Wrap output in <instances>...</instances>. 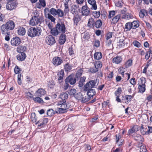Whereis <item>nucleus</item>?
Returning a JSON list of instances; mask_svg holds the SVG:
<instances>
[{"label": "nucleus", "mask_w": 152, "mask_h": 152, "mask_svg": "<svg viewBox=\"0 0 152 152\" xmlns=\"http://www.w3.org/2000/svg\"><path fill=\"white\" fill-rule=\"evenodd\" d=\"M15 24L12 20H9L0 27V32L5 36V39L7 41L10 40V31L13 30L15 27Z\"/></svg>", "instance_id": "obj_1"}, {"label": "nucleus", "mask_w": 152, "mask_h": 152, "mask_svg": "<svg viewBox=\"0 0 152 152\" xmlns=\"http://www.w3.org/2000/svg\"><path fill=\"white\" fill-rule=\"evenodd\" d=\"M66 29L64 23L63 22H60L56 24L54 28L51 30L50 32L53 35L56 36L59 33H64Z\"/></svg>", "instance_id": "obj_2"}, {"label": "nucleus", "mask_w": 152, "mask_h": 152, "mask_svg": "<svg viewBox=\"0 0 152 152\" xmlns=\"http://www.w3.org/2000/svg\"><path fill=\"white\" fill-rule=\"evenodd\" d=\"M42 32L41 29L39 28L31 27L29 28L27 32L28 36L31 38L36 36L39 37Z\"/></svg>", "instance_id": "obj_3"}, {"label": "nucleus", "mask_w": 152, "mask_h": 152, "mask_svg": "<svg viewBox=\"0 0 152 152\" xmlns=\"http://www.w3.org/2000/svg\"><path fill=\"white\" fill-rule=\"evenodd\" d=\"M43 18L39 14H36V15L34 16L29 21V24L32 26H34L37 25H40L41 23L44 21Z\"/></svg>", "instance_id": "obj_4"}, {"label": "nucleus", "mask_w": 152, "mask_h": 152, "mask_svg": "<svg viewBox=\"0 0 152 152\" xmlns=\"http://www.w3.org/2000/svg\"><path fill=\"white\" fill-rule=\"evenodd\" d=\"M99 80L96 79L95 80H91L87 83L84 86V90L85 91H87L88 89L95 87L98 85V83L96 85L97 82H99Z\"/></svg>", "instance_id": "obj_5"}, {"label": "nucleus", "mask_w": 152, "mask_h": 152, "mask_svg": "<svg viewBox=\"0 0 152 152\" xmlns=\"http://www.w3.org/2000/svg\"><path fill=\"white\" fill-rule=\"evenodd\" d=\"M146 83V80L145 78H141L140 79V81H139V86L138 88L139 92L143 93L145 90V84Z\"/></svg>", "instance_id": "obj_6"}, {"label": "nucleus", "mask_w": 152, "mask_h": 152, "mask_svg": "<svg viewBox=\"0 0 152 152\" xmlns=\"http://www.w3.org/2000/svg\"><path fill=\"white\" fill-rule=\"evenodd\" d=\"M58 105H61V108H58V111L60 113H62L65 112L66 110L69 107V105L65 103L62 102L58 103Z\"/></svg>", "instance_id": "obj_7"}, {"label": "nucleus", "mask_w": 152, "mask_h": 152, "mask_svg": "<svg viewBox=\"0 0 152 152\" xmlns=\"http://www.w3.org/2000/svg\"><path fill=\"white\" fill-rule=\"evenodd\" d=\"M81 11L82 16H87L91 14L90 10L87 5L83 6L81 8Z\"/></svg>", "instance_id": "obj_8"}, {"label": "nucleus", "mask_w": 152, "mask_h": 152, "mask_svg": "<svg viewBox=\"0 0 152 152\" xmlns=\"http://www.w3.org/2000/svg\"><path fill=\"white\" fill-rule=\"evenodd\" d=\"M132 137L134 140L139 143L138 145H139L140 144H142L144 139L142 137L140 134L137 133L134 134L133 135Z\"/></svg>", "instance_id": "obj_9"}, {"label": "nucleus", "mask_w": 152, "mask_h": 152, "mask_svg": "<svg viewBox=\"0 0 152 152\" xmlns=\"http://www.w3.org/2000/svg\"><path fill=\"white\" fill-rule=\"evenodd\" d=\"M63 62V61L62 58L58 56H56L54 57L52 61L53 64L56 66H58L61 65Z\"/></svg>", "instance_id": "obj_10"}, {"label": "nucleus", "mask_w": 152, "mask_h": 152, "mask_svg": "<svg viewBox=\"0 0 152 152\" xmlns=\"http://www.w3.org/2000/svg\"><path fill=\"white\" fill-rule=\"evenodd\" d=\"M65 82H68L70 85L74 84L76 82V79L74 75H71L67 77L65 80Z\"/></svg>", "instance_id": "obj_11"}, {"label": "nucleus", "mask_w": 152, "mask_h": 152, "mask_svg": "<svg viewBox=\"0 0 152 152\" xmlns=\"http://www.w3.org/2000/svg\"><path fill=\"white\" fill-rule=\"evenodd\" d=\"M16 6L15 1H10L7 3L6 7L7 10H11L15 9Z\"/></svg>", "instance_id": "obj_12"}, {"label": "nucleus", "mask_w": 152, "mask_h": 152, "mask_svg": "<svg viewBox=\"0 0 152 152\" xmlns=\"http://www.w3.org/2000/svg\"><path fill=\"white\" fill-rule=\"evenodd\" d=\"M45 42L48 45H51L56 42L54 38L51 35H49L45 38Z\"/></svg>", "instance_id": "obj_13"}, {"label": "nucleus", "mask_w": 152, "mask_h": 152, "mask_svg": "<svg viewBox=\"0 0 152 152\" xmlns=\"http://www.w3.org/2000/svg\"><path fill=\"white\" fill-rule=\"evenodd\" d=\"M139 130L138 126L137 125H134L129 129L128 132V134L129 135H131L133 137V135L134 134H137L136 132Z\"/></svg>", "instance_id": "obj_14"}, {"label": "nucleus", "mask_w": 152, "mask_h": 152, "mask_svg": "<svg viewBox=\"0 0 152 152\" xmlns=\"http://www.w3.org/2000/svg\"><path fill=\"white\" fill-rule=\"evenodd\" d=\"M68 94L64 92L62 93L60 95L59 102L65 103L66 102V99L68 98Z\"/></svg>", "instance_id": "obj_15"}, {"label": "nucleus", "mask_w": 152, "mask_h": 152, "mask_svg": "<svg viewBox=\"0 0 152 152\" xmlns=\"http://www.w3.org/2000/svg\"><path fill=\"white\" fill-rule=\"evenodd\" d=\"M21 40L20 38L17 37L13 38L11 41V45L15 46H18Z\"/></svg>", "instance_id": "obj_16"}, {"label": "nucleus", "mask_w": 152, "mask_h": 152, "mask_svg": "<svg viewBox=\"0 0 152 152\" xmlns=\"http://www.w3.org/2000/svg\"><path fill=\"white\" fill-rule=\"evenodd\" d=\"M64 75V70H61V71L58 72L57 74V77L59 83H61L63 82V77Z\"/></svg>", "instance_id": "obj_17"}, {"label": "nucleus", "mask_w": 152, "mask_h": 152, "mask_svg": "<svg viewBox=\"0 0 152 152\" xmlns=\"http://www.w3.org/2000/svg\"><path fill=\"white\" fill-rule=\"evenodd\" d=\"M81 15L78 14L74 15L73 19L74 24L77 26L78 22L81 20Z\"/></svg>", "instance_id": "obj_18"}, {"label": "nucleus", "mask_w": 152, "mask_h": 152, "mask_svg": "<svg viewBox=\"0 0 152 152\" xmlns=\"http://www.w3.org/2000/svg\"><path fill=\"white\" fill-rule=\"evenodd\" d=\"M132 96L131 95H127L123 97L122 102L126 104H128L131 100Z\"/></svg>", "instance_id": "obj_19"}, {"label": "nucleus", "mask_w": 152, "mask_h": 152, "mask_svg": "<svg viewBox=\"0 0 152 152\" xmlns=\"http://www.w3.org/2000/svg\"><path fill=\"white\" fill-rule=\"evenodd\" d=\"M88 3L92 6L91 9L96 10L97 9V6L95 0H87Z\"/></svg>", "instance_id": "obj_20"}, {"label": "nucleus", "mask_w": 152, "mask_h": 152, "mask_svg": "<svg viewBox=\"0 0 152 152\" xmlns=\"http://www.w3.org/2000/svg\"><path fill=\"white\" fill-rule=\"evenodd\" d=\"M46 93V91L43 88L39 89L36 92L37 95L38 96L41 97L45 95Z\"/></svg>", "instance_id": "obj_21"}, {"label": "nucleus", "mask_w": 152, "mask_h": 152, "mask_svg": "<svg viewBox=\"0 0 152 152\" xmlns=\"http://www.w3.org/2000/svg\"><path fill=\"white\" fill-rule=\"evenodd\" d=\"M26 55L25 53L24 52H20L17 56V58L18 60L23 61L26 58Z\"/></svg>", "instance_id": "obj_22"}, {"label": "nucleus", "mask_w": 152, "mask_h": 152, "mask_svg": "<svg viewBox=\"0 0 152 152\" xmlns=\"http://www.w3.org/2000/svg\"><path fill=\"white\" fill-rule=\"evenodd\" d=\"M46 11L50 12L53 16L57 15V10L54 8H52L49 10L48 8H46L44 10L45 12Z\"/></svg>", "instance_id": "obj_23"}, {"label": "nucleus", "mask_w": 152, "mask_h": 152, "mask_svg": "<svg viewBox=\"0 0 152 152\" xmlns=\"http://www.w3.org/2000/svg\"><path fill=\"white\" fill-rule=\"evenodd\" d=\"M148 15V12L144 9H141L139 13L140 17L141 18H144L145 16Z\"/></svg>", "instance_id": "obj_24"}, {"label": "nucleus", "mask_w": 152, "mask_h": 152, "mask_svg": "<svg viewBox=\"0 0 152 152\" xmlns=\"http://www.w3.org/2000/svg\"><path fill=\"white\" fill-rule=\"evenodd\" d=\"M66 40V35L64 34H61L59 39V43L61 45L63 44Z\"/></svg>", "instance_id": "obj_25"}, {"label": "nucleus", "mask_w": 152, "mask_h": 152, "mask_svg": "<svg viewBox=\"0 0 152 152\" xmlns=\"http://www.w3.org/2000/svg\"><path fill=\"white\" fill-rule=\"evenodd\" d=\"M87 94L89 98L93 97L96 94L95 89L91 88L89 89L88 90Z\"/></svg>", "instance_id": "obj_26"}, {"label": "nucleus", "mask_w": 152, "mask_h": 152, "mask_svg": "<svg viewBox=\"0 0 152 152\" xmlns=\"http://www.w3.org/2000/svg\"><path fill=\"white\" fill-rule=\"evenodd\" d=\"M117 45L119 48H124L125 46V41L124 39H121L118 42Z\"/></svg>", "instance_id": "obj_27"}, {"label": "nucleus", "mask_w": 152, "mask_h": 152, "mask_svg": "<svg viewBox=\"0 0 152 152\" xmlns=\"http://www.w3.org/2000/svg\"><path fill=\"white\" fill-rule=\"evenodd\" d=\"M17 33L19 35L23 36L26 33V30L23 27H19L18 28Z\"/></svg>", "instance_id": "obj_28"}, {"label": "nucleus", "mask_w": 152, "mask_h": 152, "mask_svg": "<svg viewBox=\"0 0 152 152\" xmlns=\"http://www.w3.org/2000/svg\"><path fill=\"white\" fill-rule=\"evenodd\" d=\"M122 60L121 57L120 56H117L113 58V62L116 64H118L121 62Z\"/></svg>", "instance_id": "obj_29"}, {"label": "nucleus", "mask_w": 152, "mask_h": 152, "mask_svg": "<svg viewBox=\"0 0 152 152\" xmlns=\"http://www.w3.org/2000/svg\"><path fill=\"white\" fill-rule=\"evenodd\" d=\"M121 15L119 14L115 16L112 19L111 23L114 24L117 23L121 18Z\"/></svg>", "instance_id": "obj_30"}, {"label": "nucleus", "mask_w": 152, "mask_h": 152, "mask_svg": "<svg viewBox=\"0 0 152 152\" xmlns=\"http://www.w3.org/2000/svg\"><path fill=\"white\" fill-rule=\"evenodd\" d=\"M57 15L60 18H63L65 15L64 11L60 9L57 10Z\"/></svg>", "instance_id": "obj_31"}, {"label": "nucleus", "mask_w": 152, "mask_h": 152, "mask_svg": "<svg viewBox=\"0 0 152 152\" xmlns=\"http://www.w3.org/2000/svg\"><path fill=\"white\" fill-rule=\"evenodd\" d=\"M131 28H132L131 22H129L125 24L124 29L126 31H129Z\"/></svg>", "instance_id": "obj_32"}, {"label": "nucleus", "mask_w": 152, "mask_h": 152, "mask_svg": "<svg viewBox=\"0 0 152 152\" xmlns=\"http://www.w3.org/2000/svg\"><path fill=\"white\" fill-rule=\"evenodd\" d=\"M86 79V77L84 76L81 77L80 78V80L78 83V86L79 87H81L83 86L84 83Z\"/></svg>", "instance_id": "obj_33"}, {"label": "nucleus", "mask_w": 152, "mask_h": 152, "mask_svg": "<svg viewBox=\"0 0 152 152\" xmlns=\"http://www.w3.org/2000/svg\"><path fill=\"white\" fill-rule=\"evenodd\" d=\"M132 28L135 29L139 26V23L138 21L134 20L131 23Z\"/></svg>", "instance_id": "obj_34"}, {"label": "nucleus", "mask_w": 152, "mask_h": 152, "mask_svg": "<svg viewBox=\"0 0 152 152\" xmlns=\"http://www.w3.org/2000/svg\"><path fill=\"white\" fill-rule=\"evenodd\" d=\"M102 54L100 52H96L94 54V57L95 59L99 60L102 58Z\"/></svg>", "instance_id": "obj_35"}, {"label": "nucleus", "mask_w": 152, "mask_h": 152, "mask_svg": "<svg viewBox=\"0 0 152 152\" xmlns=\"http://www.w3.org/2000/svg\"><path fill=\"white\" fill-rule=\"evenodd\" d=\"M137 147L140 148V152H147V150L146 149L145 146L142 143L137 146Z\"/></svg>", "instance_id": "obj_36"}, {"label": "nucleus", "mask_w": 152, "mask_h": 152, "mask_svg": "<svg viewBox=\"0 0 152 152\" xmlns=\"http://www.w3.org/2000/svg\"><path fill=\"white\" fill-rule=\"evenodd\" d=\"M95 21H94L92 18H91L88 20V26L90 27H94Z\"/></svg>", "instance_id": "obj_37"}, {"label": "nucleus", "mask_w": 152, "mask_h": 152, "mask_svg": "<svg viewBox=\"0 0 152 152\" xmlns=\"http://www.w3.org/2000/svg\"><path fill=\"white\" fill-rule=\"evenodd\" d=\"M122 18L126 19H129L133 18V16L131 14L126 13V14L123 15Z\"/></svg>", "instance_id": "obj_38"}, {"label": "nucleus", "mask_w": 152, "mask_h": 152, "mask_svg": "<svg viewBox=\"0 0 152 152\" xmlns=\"http://www.w3.org/2000/svg\"><path fill=\"white\" fill-rule=\"evenodd\" d=\"M102 25V22L101 20L99 19L95 21L94 26L97 28H100Z\"/></svg>", "instance_id": "obj_39"}, {"label": "nucleus", "mask_w": 152, "mask_h": 152, "mask_svg": "<svg viewBox=\"0 0 152 152\" xmlns=\"http://www.w3.org/2000/svg\"><path fill=\"white\" fill-rule=\"evenodd\" d=\"M147 131V126H145V127L142 126L140 128V132L142 134H148Z\"/></svg>", "instance_id": "obj_40"}, {"label": "nucleus", "mask_w": 152, "mask_h": 152, "mask_svg": "<svg viewBox=\"0 0 152 152\" xmlns=\"http://www.w3.org/2000/svg\"><path fill=\"white\" fill-rule=\"evenodd\" d=\"M83 72V70L82 69L80 68L78 69L76 73V77L79 78L82 75Z\"/></svg>", "instance_id": "obj_41"}, {"label": "nucleus", "mask_w": 152, "mask_h": 152, "mask_svg": "<svg viewBox=\"0 0 152 152\" xmlns=\"http://www.w3.org/2000/svg\"><path fill=\"white\" fill-rule=\"evenodd\" d=\"M39 96H38L33 98V100L34 101L36 102H37L39 103H43L44 102L42 99L40 98Z\"/></svg>", "instance_id": "obj_42"}, {"label": "nucleus", "mask_w": 152, "mask_h": 152, "mask_svg": "<svg viewBox=\"0 0 152 152\" xmlns=\"http://www.w3.org/2000/svg\"><path fill=\"white\" fill-rule=\"evenodd\" d=\"M27 50L26 47L24 46H22L18 48V50L20 52H23L26 51Z\"/></svg>", "instance_id": "obj_43"}, {"label": "nucleus", "mask_w": 152, "mask_h": 152, "mask_svg": "<svg viewBox=\"0 0 152 152\" xmlns=\"http://www.w3.org/2000/svg\"><path fill=\"white\" fill-rule=\"evenodd\" d=\"M94 65L95 67L98 69L102 67V65L100 61H98L96 62L94 64Z\"/></svg>", "instance_id": "obj_44"}, {"label": "nucleus", "mask_w": 152, "mask_h": 152, "mask_svg": "<svg viewBox=\"0 0 152 152\" xmlns=\"http://www.w3.org/2000/svg\"><path fill=\"white\" fill-rule=\"evenodd\" d=\"M49 20H50L52 22H54L55 20V18H54L53 16L49 13L47 14V16H46Z\"/></svg>", "instance_id": "obj_45"}, {"label": "nucleus", "mask_w": 152, "mask_h": 152, "mask_svg": "<svg viewBox=\"0 0 152 152\" xmlns=\"http://www.w3.org/2000/svg\"><path fill=\"white\" fill-rule=\"evenodd\" d=\"M93 15L96 18H99L100 15V12L99 11H95L93 12Z\"/></svg>", "instance_id": "obj_46"}, {"label": "nucleus", "mask_w": 152, "mask_h": 152, "mask_svg": "<svg viewBox=\"0 0 152 152\" xmlns=\"http://www.w3.org/2000/svg\"><path fill=\"white\" fill-rule=\"evenodd\" d=\"M132 64V60L129 59L125 63V65L126 67H128L131 65Z\"/></svg>", "instance_id": "obj_47"}, {"label": "nucleus", "mask_w": 152, "mask_h": 152, "mask_svg": "<svg viewBox=\"0 0 152 152\" xmlns=\"http://www.w3.org/2000/svg\"><path fill=\"white\" fill-rule=\"evenodd\" d=\"M122 91L121 88L119 87L117 90L115 92V94L116 96H119Z\"/></svg>", "instance_id": "obj_48"}, {"label": "nucleus", "mask_w": 152, "mask_h": 152, "mask_svg": "<svg viewBox=\"0 0 152 152\" xmlns=\"http://www.w3.org/2000/svg\"><path fill=\"white\" fill-rule=\"evenodd\" d=\"M36 124H38V126H41L42 127L46 125L45 124L42 120L38 121L36 123Z\"/></svg>", "instance_id": "obj_49"}, {"label": "nucleus", "mask_w": 152, "mask_h": 152, "mask_svg": "<svg viewBox=\"0 0 152 152\" xmlns=\"http://www.w3.org/2000/svg\"><path fill=\"white\" fill-rule=\"evenodd\" d=\"M64 69L67 71H69L72 69V66L68 64H66L64 66Z\"/></svg>", "instance_id": "obj_50"}, {"label": "nucleus", "mask_w": 152, "mask_h": 152, "mask_svg": "<svg viewBox=\"0 0 152 152\" xmlns=\"http://www.w3.org/2000/svg\"><path fill=\"white\" fill-rule=\"evenodd\" d=\"M31 119L32 122L33 123H36L37 121L36 115H31Z\"/></svg>", "instance_id": "obj_51"}, {"label": "nucleus", "mask_w": 152, "mask_h": 152, "mask_svg": "<svg viewBox=\"0 0 152 152\" xmlns=\"http://www.w3.org/2000/svg\"><path fill=\"white\" fill-rule=\"evenodd\" d=\"M64 12L65 14V15H66L68 13L69 11V7L68 6H64Z\"/></svg>", "instance_id": "obj_52"}, {"label": "nucleus", "mask_w": 152, "mask_h": 152, "mask_svg": "<svg viewBox=\"0 0 152 152\" xmlns=\"http://www.w3.org/2000/svg\"><path fill=\"white\" fill-rule=\"evenodd\" d=\"M71 12L73 14H76L77 12V8L75 7H72L71 10Z\"/></svg>", "instance_id": "obj_53"}, {"label": "nucleus", "mask_w": 152, "mask_h": 152, "mask_svg": "<svg viewBox=\"0 0 152 152\" xmlns=\"http://www.w3.org/2000/svg\"><path fill=\"white\" fill-rule=\"evenodd\" d=\"M58 111H54L53 109H49L47 110V114H55V113H58Z\"/></svg>", "instance_id": "obj_54"}, {"label": "nucleus", "mask_w": 152, "mask_h": 152, "mask_svg": "<svg viewBox=\"0 0 152 152\" xmlns=\"http://www.w3.org/2000/svg\"><path fill=\"white\" fill-rule=\"evenodd\" d=\"M75 129V127L74 125L73 124H69L68 126V128L67 130L69 131H71L72 130H73Z\"/></svg>", "instance_id": "obj_55"}, {"label": "nucleus", "mask_w": 152, "mask_h": 152, "mask_svg": "<svg viewBox=\"0 0 152 152\" xmlns=\"http://www.w3.org/2000/svg\"><path fill=\"white\" fill-rule=\"evenodd\" d=\"M133 44L134 46L137 48H140L141 46L140 43L137 41H134L133 42Z\"/></svg>", "instance_id": "obj_56"}, {"label": "nucleus", "mask_w": 152, "mask_h": 152, "mask_svg": "<svg viewBox=\"0 0 152 152\" xmlns=\"http://www.w3.org/2000/svg\"><path fill=\"white\" fill-rule=\"evenodd\" d=\"M68 51L69 55L72 56L74 54L75 51L74 50L72 49V47H71L69 48L68 49Z\"/></svg>", "instance_id": "obj_57"}, {"label": "nucleus", "mask_w": 152, "mask_h": 152, "mask_svg": "<svg viewBox=\"0 0 152 152\" xmlns=\"http://www.w3.org/2000/svg\"><path fill=\"white\" fill-rule=\"evenodd\" d=\"M91 73H95L97 72L98 70L95 67L91 68L89 69Z\"/></svg>", "instance_id": "obj_58"}, {"label": "nucleus", "mask_w": 152, "mask_h": 152, "mask_svg": "<svg viewBox=\"0 0 152 152\" xmlns=\"http://www.w3.org/2000/svg\"><path fill=\"white\" fill-rule=\"evenodd\" d=\"M106 45L109 47H111V48H113V45L112 44V41L111 40H107L106 41Z\"/></svg>", "instance_id": "obj_59"}, {"label": "nucleus", "mask_w": 152, "mask_h": 152, "mask_svg": "<svg viewBox=\"0 0 152 152\" xmlns=\"http://www.w3.org/2000/svg\"><path fill=\"white\" fill-rule=\"evenodd\" d=\"M115 14V12L114 11H112L109 12L108 16L109 18H111L112 17H113Z\"/></svg>", "instance_id": "obj_60"}, {"label": "nucleus", "mask_w": 152, "mask_h": 152, "mask_svg": "<svg viewBox=\"0 0 152 152\" xmlns=\"http://www.w3.org/2000/svg\"><path fill=\"white\" fill-rule=\"evenodd\" d=\"M89 98L85 96L82 98L81 102L82 103H86L89 101Z\"/></svg>", "instance_id": "obj_61"}, {"label": "nucleus", "mask_w": 152, "mask_h": 152, "mask_svg": "<svg viewBox=\"0 0 152 152\" xmlns=\"http://www.w3.org/2000/svg\"><path fill=\"white\" fill-rule=\"evenodd\" d=\"M39 3L40 5L43 7L46 6V3L45 0H39Z\"/></svg>", "instance_id": "obj_62"}, {"label": "nucleus", "mask_w": 152, "mask_h": 152, "mask_svg": "<svg viewBox=\"0 0 152 152\" xmlns=\"http://www.w3.org/2000/svg\"><path fill=\"white\" fill-rule=\"evenodd\" d=\"M112 33L109 32L107 33V35L105 36V38L106 40H109V39H110L112 37Z\"/></svg>", "instance_id": "obj_63"}, {"label": "nucleus", "mask_w": 152, "mask_h": 152, "mask_svg": "<svg viewBox=\"0 0 152 152\" xmlns=\"http://www.w3.org/2000/svg\"><path fill=\"white\" fill-rule=\"evenodd\" d=\"M76 92V89H75L73 88L71 89L69 92V94L70 95H73L75 94Z\"/></svg>", "instance_id": "obj_64"}]
</instances>
